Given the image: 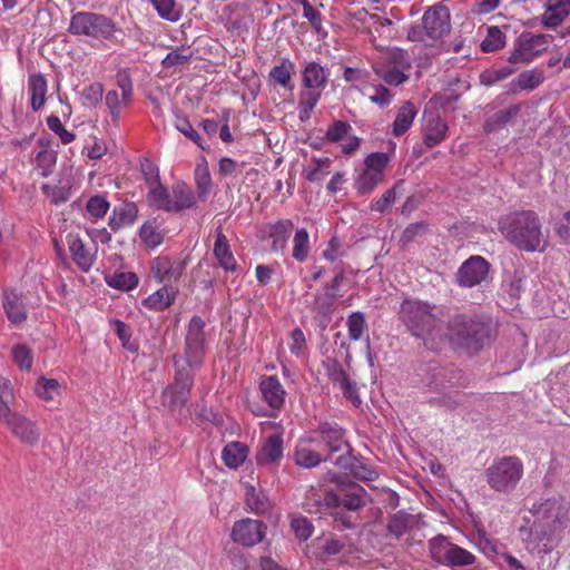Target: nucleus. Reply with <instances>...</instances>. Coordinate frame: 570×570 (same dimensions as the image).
<instances>
[{
    "mask_svg": "<svg viewBox=\"0 0 570 570\" xmlns=\"http://www.w3.org/2000/svg\"><path fill=\"white\" fill-rule=\"evenodd\" d=\"M452 542L444 535H436L429 541L431 557L439 563L445 564L450 554Z\"/></svg>",
    "mask_w": 570,
    "mask_h": 570,
    "instance_id": "obj_38",
    "label": "nucleus"
},
{
    "mask_svg": "<svg viewBox=\"0 0 570 570\" xmlns=\"http://www.w3.org/2000/svg\"><path fill=\"white\" fill-rule=\"evenodd\" d=\"M109 202L101 195L90 197L86 205L87 213L94 218L104 217L109 210Z\"/></svg>",
    "mask_w": 570,
    "mask_h": 570,
    "instance_id": "obj_56",
    "label": "nucleus"
},
{
    "mask_svg": "<svg viewBox=\"0 0 570 570\" xmlns=\"http://www.w3.org/2000/svg\"><path fill=\"white\" fill-rule=\"evenodd\" d=\"M68 248L72 261L82 271L89 272L96 261V246L88 247L77 235H68Z\"/></svg>",
    "mask_w": 570,
    "mask_h": 570,
    "instance_id": "obj_20",
    "label": "nucleus"
},
{
    "mask_svg": "<svg viewBox=\"0 0 570 570\" xmlns=\"http://www.w3.org/2000/svg\"><path fill=\"white\" fill-rule=\"evenodd\" d=\"M325 367L326 373L334 385L340 386L348 380L347 374L337 360L328 358L325 362Z\"/></svg>",
    "mask_w": 570,
    "mask_h": 570,
    "instance_id": "obj_60",
    "label": "nucleus"
},
{
    "mask_svg": "<svg viewBox=\"0 0 570 570\" xmlns=\"http://www.w3.org/2000/svg\"><path fill=\"white\" fill-rule=\"evenodd\" d=\"M265 402L273 409L278 410L284 405L286 392L275 376H267L259 384Z\"/></svg>",
    "mask_w": 570,
    "mask_h": 570,
    "instance_id": "obj_24",
    "label": "nucleus"
},
{
    "mask_svg": "<svg viewBox=\"0 0 570 570\" xmlns=\"http://www.w3.org/2000/svg\"><path fill=\"white\" fill-rule=\"evenodd\" d=\"M490 269L489 263L481 256H472L465 261L456 273L461 286L473 287L485 279Z\"/></svg>",
    "mask_w": 570,
    "mask_h": 570,
    "instance_id": "obj_17",
    "label": "nucleus"
},
{
    "mask_svg": "<svg viewBox=\"0 0 570 570\" xmlns=\"http://www.w3.org/2000/svg\"><path fill=\"white\" fill-rule=\"evenodd\" d=\"M140 239L150 248H155L163 243V235L158 230L155 222H146L139 229Z\"/></svg>",
    "mask_w": 570,
    "mask_h": 570,
    "instance_id": "obj_50",
    "label": "nucleus"
},
{
    "mask_svg": "<svg viewBox=\"0 0 570 570\" xmlns=\"http://www.w3.org/2000/svg\"><path fill=\"white\" fill-rule=\"evenodd\" d=\"M389 157L384 153L370 154L365 159V168L384 177V169L387 166Z\"/></svg>",
    "mask_w": 570,
    "mask_h": 570,
    "instance_id": "obj_61",
    "label": "nucleus"
},
{
    "mask_svg": "<svg viewBox=\"0 0 570 570\" xmlns=\"http://www.w3.org/2000/svg\"><path fill=\"white\" fill-rule=\"evenodd\" d=\"M514 72L511 67H502L499 69H487L480 75V82L485 87H491L499 81L509 78Z\"/></svg>",
    "mask_w": 570,
    "mask_h": 570,
    "instance_id": "obj_53",
    "label": "nucleus"
},
{
    "mask_svg": "<svg viewBox=\"0 0 570 570\" xmlns=\"http://www.w3.org/2000/svg\"><path fill=\"white\" fill-rule=\"evenodd\" d=\"M47 126L52 132H55L60 138V140L63 145H68V144L72 142L76 138L75 134L68 131L63 127V125L58 116L50 115L47 118Z\"/></svg>",
    "mask_w": 570,
    "mask_h": 570,
    "instance_id": "obj_57",
    "label": "nucleus"
},
{
    "mask_svg": "<svg viewBox=\"0 0 570 570\" xmlns=\"http://www.w3.org/2000/svg\"><path fill=\"white\" fill-rule=\"evenodd\" d=\"M195 181L197 186L198 199L205 202L212 189V177L207 165H198L196 167Z\"/></svg>",
    "mask_w": 570,
    "mask_h": 570,
    "instance_id": "obj_45",
    "label": "nucleus"
},
{
    "mask_svg": "<svg viewBox=\"0 0 570 570\" xmlns=\"http://www.w3.org/2000/svg\"><path fill=\"white\" fill-rule=\"evenodd\" d=\"M552 37L543 33L522 32L514 43L508 61L511 63H528L543 53L550 46Z\"/></svg>",
    "mask_w": 570,
    "mask_h": 570,
    "instance_id": "obj_10",
    "label": "nucleus"
},
{
    "mask_svg": "<svg viewBox=\"0 0 570 570\" xmlns=\"http://www.w3.org/2000/svg\"><path fill=\"white\" fill-rule=\"evenodd\" d=\"M248 455V448L240 442H229L222 451V460L229 469H237Z\"/></svg>",
    "mask_w": 570,
    "mask_h": 570,
    "instance_id": "obj_31",
    "label": "nucleus"
},
{
    "mask_svg": "<svg viewBox=\"0 0 570 570\" xmlns=\"http://www.w3.org/2000/svg\"><path fill=\"white\" fill-rule=\"evenodd\" d=\"M68 31L73 36H86L97 40H111L116 32H121L110 18L88 11L73 13Z\"/></svg>",
    "mask_w": 570,
    "mask_h": 570,
    "instance_id": "obj_8",
    "label": "nucleus"
},
{
    "mask_svg": "<svg viewBox=\"0 0 570 570\" xmlns=\"http://www.w3.org/2000/svg\"><path fill=\"white\" fill-rule=\"evenodd\" d=\"M417 111L412 102H403L393 122V134L397 137L405 134L412 126Z\"/></svg>",
    "mask_w": 570,
    "mask_h": 570,
    "instance_id": "obj_33",
    "label": "nucleus"
},
{
    "mask_svg": "<svg viewBox=\"0 0 570 570\" xmlns=\"http://www.w3.org/2000/svg\"><path fill=\"white\" fill-rule=\"evenodd\" d=\"M336 299L337 294L324 288L323 293L315 297L314 311L324 317H328L334 311Z\"/></svg>",
    "mask_w": 570,
    "mask_h": 570,
    "instance_id": "obj_49",
    "label": "nucleus"
},
{
    "mask_svg": "<svg viewBox=\"0 0 570 570\" xmlns=\"http://www.w3.org/2000/svg\"><path fill=\"white\" fill-rule=\"evenodd\" d=\"M324 504L327 508H345L356 511L366 504V491L360 484L348 480H338L337 492H324Z\"/></svg>",
    "mask_w": 570,
    "mask_h": 570,
    "instance_id": "obj_9",
    "label": "nucleus"
},
{
    "mask_svg": "<svg viewBox=\"0 0 570 570\" xmlns=\"http://www.w3.org/2000/svg\"><path fill=\"white\" fill-rule=\"evenodd\" d=\"M106 283L120 291H130L138 284V277L131 272H119L106 276Z\"/></svg>",
    "mask_w": 570,
    "mask_h": 570,
    "instance_id": "obj_40",
    "label": "nucleus"
},
{
    "mask_svg": "<svg viewBox=\"0 0 570 570\" xmlns=\"http://www.w3.org/2000/svg\"><path fill=\"white\" fill-rule=\"evenodd\" d=\"M293 230V223L284 219L271 226L269 237L273 239L272 249L277 252L285 248L288 237Z\"/></svg>",
    "mask_w": 570,
    "mask_h": 570,
    "instance_id": "obj_34",
    "label": "nucleus"
},
{
    "mask_svg": "<svg viewBox=\"0 0 570 570\" xmlns=\"http://www.w3.org/2000/svg\"><path fill=\"white\" fill-rule=\"evenodd\" d=\"M14 394L11 382L0 377V423L20 442L35 445L40 439V430L37 424L13 407Z\"/></svg>",
    "mask_w": 570,
    "mask_h": 570,
    "instance_id": "obj_4",
    "label": "nucleus"
},
{
    "mask_svg": "<svg viewBox=\"0 0 570 570\" xmlns=\"http://www.w3.org/2000/svg\"><path fill=\"white\" fill-rule=\"evenodd\" d=\"M446 341L464 347L468 351H479L487 337L488 328L484 323L465 315H454L446 325Z\"/></svg>",
    "mask_w": 570,
    "mask_h": 570,
    "instance_id": "obj_6",
    "label": "nucleus"
},
{
    "mask_svg": "<svg viewBox=\"0 0 570 570\" xmlns=\"http://www.w3.org/2000/svg\"><path fill=\"white\" fill-rule=\"evenodd\" d=\"M104 87L99 82H95L86 87L81 92L82 105L96 106L102 100Z\"/></svg>",
    "mask_w": 570,
    "mask_h": 570,
    "instance_id": "obj_59",
    "label": "nucleus"
},
{
    "mask_svg": "<svg viewBox=\"0 0 570 570\" xmlns=\"http://www.w3.org/2000/svg\"><path fill=\"white\" fill-rule=\"evenodd\" d=\"M531 518L523 517L519 531L527 551L543 558L560 543L570 523V501L561 494L540 498L529 508Z\"/></svg>",
    "mask_w": 570,
    "mask_h": 570,
    "instance_id": "obj_1",
    "label": "nucleus"
},
{
    "mask_svg": "<svg viewBox=\"0 0 570 570\" xmlns=\"http://www.w3.org/2000/svg\"><path fill=\"white\" fill-rule=\"evenodd\" d=\"M385 61L392 68L407 69L411 67V60L407 52L399 48L389 50Z\"/></svg>",
    "mask_w": 570,
    "mask_h": 570,
    "instance_id": "obj_58",
    "label": "nucleus"
},
{
    "mask_svg": "<svg viewBox=\"0 0 570 570\" xmlns=\"http://www.w3.org/2000/svg\"><path fill=\"white\" fill-rule=\"evenodd\" d=\"M312 436L318 439L320 448L324 445L327 449L328 456L335 452L348 451L344 431L336 423H322Z\"/></svg>",
    "mask_w": 570,
    "mask_h": 570,
    "instance_id": "obj_16",
    "label": "nucleus"
},
{
    "mask_svg": "<svg viewBox=\"0 0 570 570\" xmlns=\"http://www.w3.org/2000/svg\"><path fill=\"white\" fill-rule=\"evenodd\" d=\"M213 253L222 268L227 272H235L237 269L236 259L232 253L228 239L223 234L220 226L216 228V240Z\"/></svg>",
    "mask_w": 570,
    "mask_h": 570,
    "instance_id": "obj_22",
    "label": "nucleus"
},
{
    "mask_svg": "<svg viewBox=\"0 0 570 570\" xmlns=\"http://www.w3.org/2000/svg\"><path fill=\"white\" fill-rule=\"evenodd\" d=\"M399 316L406 330L422 340L430 350H436L446 342L445 326L436 305L417 298H405Z\"/></svg>",
    "mask_w": 570,
    "mask_h": 570,
    "instance_id": "obj_2",
    "label": "nucleus"
},
{
    "mask_svg": "<svg viewBox=\"0 0 570 570\" xmlns=\"http://www.w3.org/2000/svg\"><path fill=\"white\" fill-rule=\"evenodd\" d=\"M309 235L306 229H297L293 238L292 256L297 262H305L309 254Z\"/></svg>",
    "mask_w": 570,
    "mask_h": 570,
    "instance_id": "obj_39",
    "label": "nucleus"
},
{
    "mask_svg": "<svg viewBox=\"0 0 570 570\" xmlns=\"http://www.w3.org/2000/svg\"><path fill=\"white\" fill-rule=\"evenodd\" d=\"M294 69L295 66L291 60L283 59V61L279 65L271 69L269 79L284 88H291L292 75L294 72Z\"/></svg>",
    "mask_w": 570,
    "mask_h": 570,
    "instance_id": "obj_35",
    "label": "nucleus"
},
{
    "mask_svg": "<svg viewBox=\"0 0 570 570\" xmlns=\"http://www.w3.org/2000/svg\"><path fill=\"white\" fill-rule=\"evenodd\" d=\"M194 56V51L189 47H177L169 51L163 59L161 65L164 68H177L188 63Z\"/></svg>",
    "mask_w": 570,
    "mask_h": 570,
    "instance_id": "obj_37",
    "label": "nucleus"
},
{
    "mask_svg": "<svg viewBox=\"0 0 570 570\" xmlns=\"http://www.w3.org/2000/svg\"><path fill=\"white\" fill-rule=\"evenodd\" d=\"M451 14L442 3L430 7L422 17L424 33L432 40H439L451 30Z\"/></svg>",
    "mask_w": 570,
    "mask_h": 570,
    "instance_id": "obj_13",
    "label": "nucleus"
},
{
    "mask_svg": "<svg viewBox=\"0 0 570 570\" xmlns=\"http://www.w3.org/2000/svg\"><path fill=\"white\" fill-rule=\"evenodd\" d=\"M141 174L148 187L160 183L158 167L149 159L140 163Z\"/></svg>",
    "mask_w": 570,
    "mask_h": 570,
    "instance_id": "obj_64",
    "label": "nucleus"
},
{
    "mask_svg": "<svg viewBox=\"0 0 570 570\" xmlns=\"http://www.w3.org/2000/svg\"><path fill=\"white\" fill-rule=\"evenodd\" d=\"M505 45L504 33L495 26L489 27L485 38L481 42L483 52H492L503 48Z\"/></svg>",
    "mask_w": 570,
    "mask_h": 570,
    "instance_id": "obj_44",
    "label": "nucleus"
},
{
    "mask_svg": "<svg viewBox=\"0 0 570 570\" xmlns=\"http://www.w3.org/2000/svg\"><path fill=\"white\" fill-rule=\"evenodd\" d=\"M160 18L176 22L180 18V10L175 0H149Z\"/></svg>",
    "mask_w": 570,
    "mask_h": 570,
    "instance_id": "obj_46",
    "label": "nucleus"
},
{
    "mask_svg": "<svg viewBox=\"0 0 570 570\" xmlns=\"http://www.w3.org/2000/svg\"><path fill=\"white\" fill-rule=\"evenodd\" d=\"M173 199L169 207V213H177L184 209L191 208L196 205V196L194 191L183 181H177L173 185Z\"/></svg>",
    "mask_w": 570,
    "mask_h": 570,
    "instance_id": "obj_27",
    "label": "nucleus"
},
{
    "mask_svg": "<svg viewBox=\"0 0 570 570\" xmlns=\"http://www.w3.org/2000/svg\"><path fill=\"white\" fill-rule=\"evenodd\" d=\"M291 528L299 541L309 539L314 531L312 522L303 515H293L291 519Z\"/></svg>",
    "mask_w": 570,
    "mask_h": 570,
    "instance_id": "obj_52",
    "label": "nucleus"
},
{
    "mask_svg": "<svg viewBox=\"0 0 570 570\" xmlns=\"http://www.w3.org/2000/svg\"><path fill=\"white\" fill-rule=\"evenodd\" d=\"M138 217V207L135 203H125L116 206L108 220V226L117 232L124 227L131 226Z\"/></svg>",
    "mask_w": 570,
    "mask_h": 570,
    "instance_id": "obj_25",
    "label": "nucleus"
},
{
    "mask_svg": "<svg viewBox=\"0 0 570 570\" xmlns=\"http://www.w3.org/2000/svg\"><path fill=\"white\" fill-rule=\"evenodd\" d=\"M266 533V525L254 519H242L234 523L232 529V540L244 547H254L262 542Z\"/></svg>",
    "mask_w": 570,
    "mask_h": 570,
    "instance_id": "obj_15",
    "label": "nucleus"
},
{
    "mask_svg": "<svg viewBox=\"0 0 570 570\" xmlns=\"http://www.w3.org/2000/svg\"><path fill=\"white\" fill-rule=\"evenodd\" d=\"M523 463L518 456H502L495 459L485 469V480L495 492H512L523 476Z\"/></svg>",
    "mask_w": 570,
    "mask_h": 570,
    "instance_id": "obj_7",
    "label": "nucleus"
},
{
    "mask_svg": "<svg viewBox=\"0 0 570 570\" xmlns=\"http://www.w3.org/2000/svg\"><path fill=\"white\" fill-rule=\"evenodd\" d=\"M175 127L183 135H185L188 139L194 141L198 147H200L202 149H205V147L202 144V138H200L199 134L193 128V126L188 119H186L184 117H178L175 121Z\"/></svg>",
    "mask_w": 570,
    "mask_h": 570,
    "instance_id": "obj_63",
    "label": "nucleus"
},
{
    "mask_svg": "<svg viewBox=\"0 0 570 570\" xmlns=\"http://www.w3.org/2000/svg\"><path fill=\"white\" fill-rule=\"evenodd\" d=\"M318 439L308 436L301 438L293 451V461L296 465L304 469H312L317 466L322 461L331 459V456L323 454Z\"/></svg>",
    "mask_w": 570,
    "mask_h": 570,
    "instance_id": "obj_14",
    "label": "nucleus"
},
{
    "mask_svg": "<svg viewBox=\"0 0 570 570\" xmlns=\"http://www.w3.org/2000/svg\"><path fill=\"white\" fill-rule=\"evenodd\" d=\"M302 90L298 96V117L302 121L311 118L326 88L330 70L315 61L307 62L302 70Z\"/></svg>",
    "mask_w": 570,
    "mask_h": 570,
    "instance_id": "obj_5",
    "label": "nucleus"
},
{
    "mask_svg": "<svg viewBox=\"0 0 570 570\" xmlns=\"http://www.w3.org/2000/svg\"><path fill=\"white\" fill-rule=\"evenodd\" d=\"M448 125L440 117H431L426 122L424 144L432 148L443 141L446 137Z\"/></svg>",
    "mask_w": 570,
    "mask_h": 570,
    "instance_id": "obj_32",
    "label": "nucleus"
},
{
    "mask_svg": "<svg viewBox=\"0 0 570 570\" xmlns=\"http://www.w3.org/2000/svg\"><path fill=\"white\" fill-rule=\"evenodd\" d=\"M413 517L404 511H399L392 515L389 522V532L395 538H401L407 532Z\"/></svg>",
    "mask_w": 570,
    "mask_h": 570,
    "instance_id": "obj_47",
    "label": "nucleus"
},
{
    "mask_svg": "<svg viewBox=\"0 0 570 570\" xmlns=\"http://www.w3.org/2000/svg\"><path fill=\"white\" fill-rule=\"evenodd\" d=\"M295 3L302 6L304 18H306L312 27L318 32L322 28L321 12L315 9L308 0H295Z\"/></svg>",
    "mask_w": 570,
    "mask_h": 570,
    "instance_id": "obj_62",
    "label": "nucleus"
},
{
    "mask_svg": "<svg viewBox=\"0 0 570 570\" xmlns=\"http://www.w3.org/2000/svg\"><path fill=\"white\" fill-rule=\"evenodd\" d=\"M205 323L199 316H193L186 334V362L189 367H197L202 364L205 354Z\"/></svg>",
    "mask_w": 570,
    "mask_h": 570,
    "instance_id": "obj_12",
    "label": "nucleus"
},
{
    "mask_svg": "<svg viewBox=\"0 0 570 570\" xmlns=\"http://www.w3.org/2000/svg\"><path fill=\"white\" fill-rule=\"evenodd\" d=\"M39 146L41 149L36 156V163L38 168L40 169V175L42 177H47L51 174L56 161H57V154L56 151L48 149V146L43 142L42 139L39 140Z\"/></svg>",
    "mask_w": 570,
    "mask_h": 570,
    "instance_id": "obj_36",
    "label": "nucleus"
},
{
    "mask_svg": "<svg viewBox=\"0 0 570 570\" xmlns=\"http://www.w3.org/2000/svg\"><path fill=\"white\" fill-rule=\"evenodd\" d=\"M36 393L40 399L51 401L59 393V383L55 379L40 377L36 385Z\"/></svg>",
    "mask_w": 570,
    "mask_h": 570,
    "instance_id": "obj_55",
    "label": "nucleus"
},
{
    "mask_svg": "<svg viewBox=\"0 0 570 570\" xmlns=\"http://www.w3.org/2000/svg\"><path fill=\"white\" fill-rule=\"evenodd\" d=\"M148 188H149L148 195H147L148 202L159 209L169 212L171 198L167 191V188L164 187L160 183L153 185Z\"/></svg>",
    "mask_w": 570,
    "mask_h": 570,
    "instance_id": "obj_41",
    "label": "nucleus"
},
{
    "mask_svg": "<svg viewBox=\"0 0 570 570\" xmlns=\"http://www.w3.org/2000/svg\"><path fill=\"white\" fill-rule=\"evenodd\" d=\"M474 561L475 557L473 553L453 543L450 548V554L445 566L464 567L473 564Z\"/></svg>",
    "mask_w": 570,
    "mask_h": 570,
    "instance_id": "obj_48",
    "label": "nucleus"
},
{
    "mask_svg": "<svg viewBox=\"0 0 570 570\" xmlns=\"http://www.w3.org/2000/svg\"><path fill=\"white\" fill-rule=\"evenodd\" d=\"M193 382L190 370L178 367L174 383L168 385L161 393V404L171 410L183 407L188 401Z\"/></svg>",
    "mask_w": 570,
    "mask_h": 570,
    "instance_id": "obj_11",
    "label": "nucleus"
},
{
    "mask_svg": "<svg viewBox=\"0 0 570 570\" xmlns=\"http://www.w3.org/2000/svg\"><path fill=\"white\" fill-rule=\"evenodd\" d=\"M544 81V72L538 68L521 72L508 85L507 95L513 96L521 91H532Z\"/></svg>",
    "mask_w": 570,
    "mask_h": 570,
    "instance_id": "obj_21",
    "label": "nucleus"
},
{
    "mask_svg": "<svg viewBox=\"0 0 570 570\" xmlns=\"http://www.w3.org/2000/svg\"><path fill=\"white\" fill-rule=\"evenodd\" d=\"M28 90L30 92L31 109L38 111L46 102L47 80L41 73H33L28 79Z\"/></svg>",
    "mask_w": 570,
    "mask_h": 570,
    "instance_id": "obj_29",
    "label": "nucleus"
},
{
    "mask_svg": "<svg viewBox=\"0 0 570 570\" xmlns=\"http://www.w3.org/2000/svg\"><path fill=\"white\" fill-rule=\"evenodd\" d=\"M570 13V0H547L542 22L546 27L559 26Z\"/></svg>",
    "mask_w": 570,
    "mask_h": 570,
    "instance_id": "obj_26",
    "label": "nucleus"
},
{
    "mask_svg": "<svg viewBox=\"0 0 570 570\" xmlns=\"http://www.w3.org/2000/svg\"><path fill=\"white\" fill-rule=\"evenodd\" d=\"M499 230L519 249L542 250L541 223L533 210H515L503 215L499 220Z\"/></svg>",
    "mask_w": 570,
    "mask_h": 570,
    "instance_id": "obj_3",
    "label": "nucleus"
},
{
    "mask_svg": "<svg viewBox=\"0 0 570 570\" xmlns=\"http://www.w3.org/2000/svg\"><path fill=\"white\" fill-rule=\"evenodd\" d=\"M521 110V105H511L507 109L500 110L489 117L484 122V131L487 134L503 129L511 119L515 118Z\"/></svg>",
    "mask_w": 570,
    "mask_h": 570,
    "instance_id": "obj_30",
    "label": "nucleus"
},
{
    "mask_svg": "<svg viewBox=\"0 0 570 570\" xmlns=\"http://www.w3.org/2000/svg\"><path fill=\"white\" fill-rule=\"evenodd\" d=\"M348 337L352 341H358L367 328L364 314L354 312L347 317Z\"/></svg>",
    "mask_w": 570,
    "mask_h": 570,
    "instance_id": "obj_51",
    "label": "nucleus"
},
{
    "mask_svg": "<svg viewBox=\"0 0 570 570\" xmlns=\"http://www.w3.org/2000/svg\"><path fill=\"white\" fill-rule=\"evenodd\" d=\"M2 306L8 320L13 325H20L27 320V309L21 295L14 291H6L2 296Z\"/></svg>",
    "mask_w": 570,
    "mask_h": 570,
    "instance_id": "obj_23",
    "label": "nucleus"
},
{
    "mask_svg": "<svg viewBox=\"0 0 570 570\" xmlns=\"http://www.w3.org/2000/svg\"><path fill=\"white\" fill-rule=\"evenodd\" d=\"M175 296L176 291L171 286L165 285L146 297L142 305L150 311L161 312L174 303Z\"/></svg>",
    "mask_w": 570,
    "mask_h": 570,
    "instance_id": "obj_28",
    "label": "nucleus"
},
{
    "mask_svg": "<svg viewBox=\"0 0 570 570\" xmlns=\"http://www.w3.org/2000/svg\"><path fill=\"white\" fill-rule=\"evenodd\" d=\"M283 438L275 433L265 439L256 453V463L262 466H277L283 458Z\"/></svg>",
    "mask_w": 570,
    "mask_h": 570,
    "instance_id": "obj_19",
    "label": "nucleus"
},
{
    "mask_svg": "<svg viewBox=\"0 0 570 570\" xmlns=\"http://www.w3.org/2000/svg\"><path fill=\"white\" fill-rule=\"evenodd\" d=\"M184 268V262H173L166 256H158L150 264L151 274L159 284L177 282Z\"/></svg>",
    "mask_w": 570,
    "mask_h": 570,
    "instance_id": "obj_18",
    "label": "nucleus"
},
{
    "mask_svg": "<svg viewBox=\"0 0 570 570\" xmlns=\"http://www.w3.org/2000/svg\"><path fill=\"white\" fill-rule=\"evenodd\" d=\"M375 73L390 86H399L407 80V76L397 68H385L383 66H374Z\"/></svg>",
    "mask_w": 570,
    "mask_h": 570,
    "instance_id": "obj_54",
    "label": "nucleus"
},
{
    "mask_svg": "<svg viewBox=\"0 0 570 570\" xmlns=\"http://www.w3.org/2000/svg\"><path fill=\"white\" fill-rule=\"evenodd\" d=\"M383 181V176L364 169L355 180L356 190L362 194H371L375 187Z\"/></svg>",
    "mask_w": 570,
    "mask_h": 570,
    "instance_id": "obj_42",
    "label": "nucleus"
},
{
    "mask_svg": "<svg viewBox=\"0 0 570 570\" xmlns=\"http://www.w3.org/2000/svg\"><path fill=\"white\" fill-rule=\"evenodd\" d=\"M11 356L14 364L21 371H30L33 364L32 350L26 344H16L11 348Z\"/></svg>",
    "mask_w": 570,
    "mask_h": 570,
    "instance_id": "obj_43",
    "label": "nucleus"
}]
</instances>
